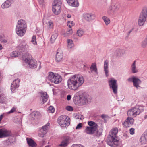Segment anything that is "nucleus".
I'll use <instances>...</instances> for the list:
<instances>
[{"label": "nucleus", "mask_w": 147, "mask_h": 147, "mask_svg": "<svg viewBox=\"0 0 147 147\" xmlns=\"http://www.w3.org/2000/svg\"><path fill=\"white\" fill-rule=\"evenodd\" d=\"M108 83L110 88L113 90L114 94H116L117 93L118 88L117 80L112 78L109 80Z\"/></svg>", "instance_id": "1a4fd4ad"}, {"label": "nucleus", "mask_w": 147, "mask_h": 147, "mask_svg": "<svg viewBox=\"0 0 147 147\" xmlns=\"http://www.w3.org/2000/svg\"><path fill=\"white\" fill-rule=\"evenodd\" d=\"M38 1L40 4L43 5L44 3V0H38Z\"/></svg>", "instance_id": "6e6d98bb"}, {"label": "nucleus", "mask_w": 147, "mask_h": 147, "mask_svg": "<svg viewBox=\"0 0 147 147\" xmlns=\"http://www.w3.org/2000/svg\"><path fill=\"white\" fill-rule=\"evenodd\" d=\"M130 134L131 135L134 134L135 133V129L133 128H131L129 130Z\"/></svg>", "instance_id": "3c124183"}, {"label": "nucleus", "mask_w": 147, "mask_h": 147, "mask_svg": "<svg viewBox=\"0 0 147 147\" xmlns=\"http://www.w3.org/2000/svg\"><path fill=\"white\" fill-rule=\"evenodd\" d=\"M28 48V46L26 44L20 45L19 46V49L20 52L24 51L26 50Z\"/></svg>", "instance_id": "c756f323"}, {"label": "nucleus", "mask_w": 147, "mask_h": 147, "mask_svg": "<svg viewBox=\"0 0 147 147\" xmlns=\"http://www.w3.org/2000/svg\"><path fill=\"white\" fill-rule=\"evenodd\" d=\"M135 77L134 76V77H132L129 78L127 80L129 82L132 81L133 82L134 80V79Z\"/></svg>", "instance_id": "864d4df0"}, {"label": "nucleus", "mask_w": 147, "mask_h": 147, "mask_svg": "<svg viewBox=\"0 0 147 147\" xmlns=\"http://www.w3.org/2000/svg\"><path fill=\"white\" fill-rule=\"evenodd\" d=\"M55 4H58V5H61L62 2L61 0H54V2Z\"/></svg>", "instance_id": "a18cd8bd"}, {"label": "nucleus", "mask_w": 147, "mask_h": 147, "mask_svg": "<svg viewBox=\"0 0 147 147\" xmlns=\"http://www.w3.org/2000/svg\"><path fill=\"white\" fill-rule=\"evenodd\" d=\"M49 124H47L43 126L42 128L40 129L38 133V136L41 138L44 137V136L47 132V130L49 128Z\"/></svg>", "instance_id": "f8f14e48"}, {"label": "nucleus", "mask_w": 147, "mask_h": 147, "mask_svg": "<svg viewBox=\"0 0 147 147\" xmlns=\"http://www.w3.org/2000/svg\"><path fill=\"white\" fill-rule=\"evenodd\" d=\"M109 61L108 60H105L104 62V69L105 75L107 77L108 75V66Z\"/></svg>", "instance_id": "a878e982"}, {"label": "nucleus", "mask_w": 147, "mask_h": 147, "mask_svg": "<svg viewBox=\"0 0 147 147\" xmlns=\"http://www.w3.org/2000/svg\"><path fill=\"white\" fill-rule=\"evenodd\" d=\"M147 16V9L145 8L143 9L138 20V24L139 26H142L144 25L146 20Z\"/></svg>", "instance_id": "6e6552de"}, {"label": "nucleus", "mask_w": 147, "mask_h": 147, "mask_svg": "<svg viewBox=\"0 0 147 147\" xmlns=\"http://www.w3.org/2000/svg\"><path fill=\"white\" fill-rule=\"evenodd\" d=\"M90 68L92 72L94 71L96 74H98L97 69L96 63H92L90 67Z\"/></svg>", "instance_id": "72a5a7b5"}, {"label": "nucleus", "mask_w": 147, "mask_h": 147, "mask_svg": "<svg viewBox=\"0 0 147 147\" xmlns=\"http://www.w3.org/2000/svg\"><path fill=\"white\" fill-rule=\"evenodd\" d=\"M40 94L42 101L43 103H44L47 101L48 97V95L47 92H41Z\"/></svg>", "instance_id": "bb28decb"}, {"label": "nucleus", "mask_w": 147, "mask_h": 147, "mask_svg": "<svg viewBox=\"0 0 147 147\" xmlns=\"http://www.w3.org/2000/svg\"><path fill=\"white\" fill-rule=\"evenodd\" d=\"M19 80L18 79H15L11 85V90L12 92H14L15 90L19 86Z\"/></svg>", "instance_id": "6ab92c4d"}, {"label": "nucleus", "mask_w": 147, "mask_h": 147, "mask_svg": "<svg viewBox=\"0 0 147 147\" xmlns=\"http://www.w3.org/2000/svg\"><path fill=\"white\" fill-rule=\"evenodd\" d=\"M3 49V47H2V45L0 44V50H1V49Z\"/></svg>", "instance_id": "69168bd1"}, {"label": "nucleus", "mask_w": 147, "mask_h": 147, "mask_svg": "<svg viewBox=\"0 0 147 147\" xmlns=\"http://www.w3.org/2000/svg\"><path fill=\"white\" fill-rule=\"evenodd\" d=\"M118 131L117 128H113L109 132V135L107 140V144L112 147H116L118 145L119 141L117 140L116 135Z\"/></svg>", "instance_id": "f03ea898"}, {"label": "nucleus", "mask_w": 147, "mask_h": 147, "mask_svg": "<svg viewBox=\"0 0 147 147\" xmlns=\"http://www.w3.org/2000/svg\"><path fill=\"white\" fill-rule=\"evenodd\" d=\"M67 17L68 18H70L71 17V15H70L69 14H68V15H67Z\"/></svg>", "instance_id": "0e129e2a"}, {"label": "nucleus", "mask_w": 147, "mask_h": 147, "mask_svg": "<svg viewBox=\"0 0 147 147\" xmlns=\"http://www.w3.org/2000/svg\"><path fill=\"white\" fill-rule=\"evenodd\" d=\"M132 117H128L124 122L122 124L124 127L126 128L129 126V124L132 125L133 124L134 120Z\"/></svg>", "instance_id": "dca6fc26"}, {"label": "nucleus", "mask_w": 147, "mask_h": 147, "mask_svg": "<svg viewBox=\"0 0 147 147\" xmlns=\"http://www.w3.org/2000/svg\"><path fill=\"white\" fill-rule=\"evenodd\" d=\"M83 34L84 31L82 29H80L77 31V34L78 35V36L80 37H81L82 36Z\"/></svg>", "instance_id": "e433bc0d"}, {"label": "nucleus", "mask_w": 147, "mask_h": 147, "mask_svg": "<svg viewBox=\"0 0 147 147\" xmlns=\"http://www.w3.org/2000/svg\"><path fill=\"white\" fill-rule=\"evenodd\" d=\"M45 147H49L48 146H46Z\"/></svg>", "instance_id": "774afa93"}, {"label": "nucleus", "mask_w": 147, "mask_h": 147, "mask_svg": "<svg viewBox=\"0 0 147 147\" xmlns=\"http://www.w3.org/2000/svg\"><path fill=\"white\" fill-rule=\"evenodd\" d=\"M120 7V5L118 3H116L114 5L110 6L108 8L107 10V13L109 15L113 13L114 12L118 10Z\"/></svg>", "instance_id": "9b49d317"}, {"label": "nucleus", "mask_w": 147, "mask_h": 147, "mask_svg": "<svg viewBox=\"0 0 147 147\" xmlns=\"http://www.w3.org/2000/svg\"><path fill=\"white\" fill-rule=\"evenodd\" d=\"M16 111V107H13L10 111L4 113L3 114L4 115H7V114H10L13 113Z\"/></svg>", "instance_id": "c9c22d12"}, {"label": "nucleus", "mask_w": 147, "mask_h": 147, "mask_svg": "<svg viewBox=\"0 0 147 147\" xmlns=\"http://www.w3.org/2000/svg\"><path fill=\"white\" fill-rule=\"evenodd\" d=\"M55 33L53 34L51 38L50 41L51 43H53L58 36L57 31L55 30Z\"/></svg>", "instance_id": "7c9ffc66"}, {"label": "nucleus", "mask_w": 147, "mask_h": 147, "mask_svg": "<svg viewBox=\"0 0 147 147\" xmlns=\"http://www.w3.org/2000/svg\"><path fill=\"white\" fill-rule=\"evenodd\" d=\"M71 98V96L70 95H68L67 96V100H69Z\"/></svg>", "instance_id": "4d7b16f0"}, {"label": "nucleus", "mask_w": 147, "mask_h": 147, "mask_svg": "<svg viewBox=\"0 0 147 147\" xmlns=\"http://www.w3.org/2000/svg\"><path fill=\"white\" fill-rule=\"evenodd\" d=\"M102 19L106 25H108L110 23V20L109 19L105 16H103Z\"/></svg>", "instance_id": "f704fd0d"}, {"label": "nucleus", "mask_w": 147, "mask_h": 147, "mask_svg": "<svg viewBox=\"0 0 147 147\" xmlns=\"http://www.w3.org/2000/svg\"><path fill=\"white\" fill-rule=\"evenodd\" d=\"M71 25H69V24H67L68 26H69V28H70L69 29H71V27L74 25V24H73L72 22H71Z\"/></svg>", "instance_id": "bf43d9fd"}, {"label": "nucleus", "mask_w": 147, "mask_h": 147, "mask_svg": "<svg viewBox=\"0 0 147 147\" xmlns=\"http://www.w3.org/2000/svg\"><path fill=\"white\" fill-rule=\"evenodd\" d=\"M48 111L49 113H53L55 111V109L52 106H50L48 109Z\"/></svg>", "instance_id": "a19ab883"}, {"label": "nucleus", "mask_w": 147, "mask_h": 147, "mask_svg": "<svg viewBox=\"0 0 147 147\" xmlns=\"http://www.w3.org/2000/svg\"><path fill=\"white\" fill-rule=\"evenodd\" d=\"M72 41L71 39H68L67 40L68 43V48H71L74 45L72 43Z\"/></svg>", "instance_id": "58836bf2"}, {"label": "nucleus", "mask_w": 147, "mask_h": 147, "mask_svg": "<svg viewBox=\"0 0 147 147\" xmlns=\"http://www.w3.org/2000/svg\"><path fill=\"white\" fill-rule=\"evenodd\" d=\"M147 138V132H144L142 135L140 139V141L141 144H144L146 143Z\"/></svg>", "instance_id": "aec40b11"}, {"label": "nucleus", "mask_w": 147, "mask_h": 147, "mask_svg": "<svg viewBox=\"0 0 147 147\" xmlns=\"http://www.w3.org/2000/svg\"><path fill=\"white\" fill-rule=\"evenodd\" d=\"M73 33V31L71 29H69V30L65 34V36H68L71 34Z\"/></svg>", "instance_id": "37998d69"}, {"label": "nucleus", "mask_w": 147, "mask_h": 147, "mask_svg": "<svg viewBox=\"0 0 147 147\" xmlns=\"http://www.w3.org/2000/svg\"><path fill=\"white\" fill-rule=\"evenodd\" d=\"M89 97V96L88 95H83L81 97L80 96V103H78L79 105H83L86 104L90 100Z\"/></svg>", "instance_id": "ddd939ff"}, {"label": "nucleus", "mask_w": 147, "mask_h": 147, "mask_svg": "<svg viewBox=\"0 0 147 147\" xmlns=\"http://www.w3.org/2000/svg\"><path fill=\"white\" fill-rule=\"evenodd\" d=\"M27 25L25 21L22 19L18 20L16 28L17 34L19 36H22L25 34L26 30Z\"/></svg>", "instance_id": "20e7f679"}, {"label": "nucleus", "mask_w": 147, "mask_h": 147, "mask_svg": "<svg viewBox=\"0 0 147 147\" xmlns=\"http://www.w3.org/2000/svg\"><path fill=\"white\" fill-rule=\"evenodd\" d=\"M12 3L13 0H7L2 4L1 7L3 9L9 8Z\"/></svg>", "instance_id": "412c9836"}, {"label": "nucleus", "mask_w": 147, "mask_h": 147, "mask_svg": "<svg viewBox=\"0 0 147 147\" xmlns=\"http://www.w3.org/2000/svg\"><path fill=\"white\" fill-rule=\"evenodd\" d=\"M147 45V38H145L142 42L141 46L143 48H146V47Z\"/></svg>", "instance_id": "4c0bfd02"}, {"label": "nucleus", "mask_w": 147, "mask_h": 147, "mask_svg": "<svg viewBox=\"0 0 147 147\" xmlns=\"http://www.w3.org/2000/svg\"><path fill=\"white\" fill-rule=\"evenodd\" d=\"M70 118L66 115L59 117L58 119V123L61 127H66L70 124Z\"/></svg>", "instance_id": "423d86ee"}, {"label": "nucleus", "mask_w": 147, "mask_h": 147, "mask_svg": "<svg viewBox=\"0 0 147 147\" xmlns=\"http://www.w3.org/2000/svg\"><path fill=\"white\" fill-rule=\"evenodd\" d=\"M26 140L29 146L31 147H36L37 146L36 143L32 139L30 138H27Z\"/></svg>", "instance_id": "5701e85b"}, {"label": "nucleus", "mask_w": 147, "mask_h": 147, "mask_svg": "<svg viewBox=\"0 0 147 147\" xmlns=\"http://www.w3.org/2000/svg\"><path fill=\"white\" fill-rule=\"evenodd\" d=\"M31 42L34 44H36V36H33L32 38Z\"/></svg>", "instance_id": "c03bdc74"}, {"label": "nucleus", "mask_w": 147, "mask_h": 147, "mask_svg": "<svg viewBox=\"0 0 147 147\" xmlns=\"http://www.w3.org/2000/svg\"><path fill=\"white\" fill-rule=\"evenodd\" d=\"M96 125L92 127H87L85 129V132L88 134H92L94 133L97 129Z\"/></svg>", "instance_id": "2eb2a0df"}, {"label": "nucleus", "mask_w": 147, "mask_h": 147, "mask_svg": "<svg viewBox=\"0 0 147 147\" xmlns=\"http://www.w3.org/2000/svg\"><path fill=\"white\" fill-rule=\"evenodd\" d=\"M84 16L86 20L90 21L95 19L96 15L94 13H88L84 14Z\"/></svg>", "instance_id": "a211bd4d"}, {"label": "nucleus", "mask_w": 147, "mask_h": 147, "mask_svg": "<svg viewBox=\"0 0 147 147\" xmlns=\"http://www.w3.org/2000/svg\"><path fill=\"white\" fill-rule=\"evenodd\" d=\"M48 27L50 28H52L53 27V23L51 22H49L47 23Z\"/></svg>", "instance_id": "49530a36"}, {"label": "nucleus", "mask_w": 147, "mask_h": 147, "mask_svg": "<svg viewBox=\"0 0 147 147\" xmlns=\"http://www.w3.org/2000/svg\"><path fill=\"white\" fill-rule=\"evenodd\" d=\"M71 147H84L80 144H76L73 145Z\"/></svg>", "instance_id": "8fccbe9b"}, {"label": "nucleus", "mask_w": 147, "mask_h": 147, "mask_svg": "<svg viewBox=\"0 0 147 147\" xmlns=\"http://www.w3.org/2000/svg\"><path fill=\"white\" fill-rule=\"evenodd\" d=\"M146 115L144 117V118L145 119H146Z\"/></svg>", "instance_id": "338daca9"}, {"label": "nucleus", "mask_w": 147, "mask_h": 147, "mask_svg": "<svg viewBox=\"0 0 147 147\" xmlns=\"http://www.w3.org/2000/svg\"><path fill=\"white\" fill-rule=\"evenodd\" d=\"M82 123H79L76 127V129H79L82 128Z\"/></svg>", "instance_id": "09e8293b"}, {"label": "nucleus", "mask_w": 147, "mask_h": 147, "mask_svg": "<svg viewBox=\"0 0 147 147\" xmlns=\"http://www.w3.org/2000/svg\"><path fill=\"white\" fill-rule=\"evenodd\" d=\"M63 55L62 51L58 49L56 54L55 60L58 62L61 61L63 59Z\"/></svg>", "instance_id": "f3484780"}, {"label": "nucleus", "mask_w": 147, "mask_h": 147, "mask_svg": "<svg viewBox=\"0 0 147 147\" xmlns=\"http://www.w3.org/2000/svg\"><path fill=\"white\" fill-rule=\"evenodd\" d=\"M143 110L142 107L137 106L128 110L127 114L128 116L134 117L139 115Z\"/></svg>", "instance_id": "0eeeda50"}, {"label": "nucleus", "mask_w": 147, "mask_h": 147, "mask_svg": "<svg viewBox=\"0 0 147 147\" xmlns=\"http://www.w3.org/2000/svg\"><path fill=\"white\" fill-rule=\"evenodd\" d=\"M133 82V85L137 88L139 87V84L141 83V81L138 78L135 77Z\"/></svg>", "instance_id": "c85d7f7f"}, {"label": "nucleus", "mask_w": 147, "mask_h": 147, "mask_svg": "<svg viewBox=\"0 0 147 147\" xmlns=\"http://www.w3.org/2000/svg\"><path fill=\"white\" fill-rule=\"evenodd\" d=\"M84 81L82 76L80 74H76L71 76L67 81L69 88L74 90H76L81 86Z\"/></svg>", "instance_id": "f257e3e1"}, {"label": "nucleus", "mask_w": 147, "mask_h": 147, "mask_svg": "<svg viewBox=\"0 0 147 147\" xmlns=\"http://www.w3.org/2000/svg\"><path fill=\"white\" fill-rule=\"evenodd\" d=\"M132 30H130V31H129V32H128L127 34L128 35H129L130 34L131 32H132Z\"/></svg>", "instance_id": "e2e57ef3"}, {"label": "nucleus", "mask_w": 147, "mask_h": 147, "mask_svg": "<svg viewBox=\"0 0 147 147\" xmlns=\"http://www.w3.org/2000/svg\"><path fill=\"white\" fill-rule=\"evenodd\" d=\"M47 79L50 82L56 84L60 83L62 80L61 76L57 74L51 72L49 73Z\"/></svg>", "instance_id": "39448f33"}, {"label": "nucleus", "mask_w": 147, "mask_h": 147, "mask_svg": "<svg viewBox=\"0 0 147 147\" xmlns=\"http://www.w3.org/2000/svg\"><path fill=\"white\" fill-rule=\"evenodd\" d=\"M4 38V35H0V41L2 39H3Z\"/></svg>", "instance_id": "052dcab7"}, {"label": "nucleus", "mask_w": 147, "mask_h": 147, "mask_svg": "<svg viewBox=\"0 0 147 147\" xmlns=\"http://www.w3.org/2000/svg\"><path fill=\"white\" fill-rule=\"evenodd\" d=\"M66 109L69 111H72L73 110V108L72 107L70 106H67L66 107Z\"/></svg>", "instance_id": "de8ad7c7"}, {"label": "nucleus", "mask_w": 147, "mask_h": 147, "mask_svg": "<svg viewBox=\"0 0 147 147\" xmlns=\"http://www.w3.org/2000/svg\"><path fill=\"white\" fill-rule=\"evenodd\" d=\"M3 116V115H0V122L1 121V120L2 119Z\"/></svg>", "instance_id": "680f3d73"}, {"label": "nucleus", "mask_w": 147, "mask_h": 147, "mask_svg": "<svg viewBox=\"0 0 147 147\" xmlns=\"http://www.w3.org/2000/svg\"><path fill=\"white\" fill-rule=\"evenodd\" d=\"M22 59L24 62L28 64L29 67L32 69L35 68L37 67L38 64L39 65V69L41 68V63L38 62L37 63L36 61H34L32 59L31 55L28 53H26L22 56Z\"/></svg>", "instance_id": "7ed1b4c3"}, {"label": "nucleus", "mask_w": 147, "mask_h": 147, "mask_svg": "<svg viewBox=\"0 0 147 147\" xmlns=\"http://www.w3.org/2000/svg\"><path fill=\"white\" fill-rule=\"evenodd\" d=\"M101 117L103 119H105L107 117V115L105 114H102L101 116Z\"/></svg>", "instance_id": "13d9d810"}, {"label": "nucleus", "mask_w": 147, "mask_h": 147, "mask_svg": "<svg viewBox=\"0 0 147 147\" xmlns=\"http://www.w3.org/2000/svg\"><path fill=\"white\" fill-rule=\"evenodd\" d=\"M40 115V113L38 111H33L31 114V116L34 119L38 118Z\"/></svg>", "instance_id": "473e14b6"}, {"label": "nucleus", "mask_w": 147, "mask_h": 147, "mask_svg": "<svg viewBox=\"0 0 147 147\" xmlns=\"http://www.w3.org/2000/svg\"><path fill=\"white\" fill-rule=\"evenodd\" d=\"M0 41L1 43L3 44H5L7 42V40L6 39H5L4 38L3 39H2L0 40Z\"/></svg>", "instance_id": "603ef678"}, {"label": "nucleus", "mask_w": 147, "mask_h": 147, "mask_svg": "<svg viewBox=\"0 0 147 147\" xmlns=\"http://www.w3.org/2000/svg\"><path fill=\"white\" fill-rule=\"evenodd\" d=\"M67 3L69 5L74 7H77L79 5V3L77 0H71Z\"/></svg>", "instance_id": "393cba45"}, {"label": "nucleus", "mask_w": 147, "mask_h": 147, "mask_svg": "<svg viewBox=\"0 0 147 147\" xmlns=\"http://www.w3.org/2000/svg\"><path fill=\"white\" fill-rule=\"evenodd\" d=\"M136 61H134L131 66V71L133 74L137 73L138 71V70L136 66Z\"/></svg>", "instance_id": "b1692460"}, {"label": "nucleus", "mask_w": 147, "mask_h": 147, "mask_svg": "<svg viewBox=\"0 0 147 147\" xmlns=\"http://www.w3.org/2000/svg\"><path fill=\"white\" fill-rule=\"evenodd\" d=\"M52 11L55 15H58L61 11V5L58 4H53Z\"/></svg>", "instance_id": "4468645a"}, {"label": "nucleus", "mask_w": 147, "mask_h": 147, "mask_svg": "<svg viewBox=\"0 0 147 147\" xmlns=\"http://www.w3.org/2000/svg\"><path fill=\"white\" fill-rule=\"evenodd\" d=\"M69 141V138L68 137L65 138L63 140L61 143L59 145V146L61 147H65L68 144Z\"/></svg>", "instance_id": "cd10ccee"}, {"label": "nucleus", "mask_w": 147, "mask_h": 147, "mask_svg": "<svg viewBox=\"0 0 147 147\" xmlns=\"http://www.w3.org/2000/svg\"><path fill=\"white\" fill-rule=\"evenodd\" d=\"M6 101V98L4 95L2 94L0 92V103H5Z\"/></svg>", "instance_id": "2f4dec72"}, {"label": "nucleus", "mask_w": 147, "mask_h": 147, "mask_svg": "<svg viewBox=\"0 0 147 147\" xmlns=\"http://www.w3.org/2000/svg\"><path fill=\"white\" fill-rule=\"evenodd\" d=\"M125 53V51L123 49H117L115 52V55L116 57H120L122 56Z\"/></svg>", "instance_id": "4be33fe9"}, {"label": "nucleus", "mask_w": 147, "mask_h": 147, "mask_svg": "<svg viewBox=\"0 0 147 147\" xmlns=\"http://www.w3.org/2000/svg\"><path fill=\"white\" fill-rule=\"evenodd\" d=\"M88 124L90 126V127H92L94 125H96L97 127V125L93 121H89L88 122Z\"/></svg>", "instance_id": "79ce46f5"}, {"label": "nucleus", "mask_w": 147, "mask_h": 147, "mask_svg": "<svg viewBox=\"0 0 147 147\" xmlns=\"http://www.w3.org/2000/svg\"><path fill=\"white\" fill-rule=\"evenodd\" d=\"M80 94V93L79 92H77L75 95L74 96V97H77L79 96V95Z\"/></svg>", "instance_id": "5fc2aeb1"}, {"label": "nucleus", "mask_w": 147, "mask_h": 147, "mask_svg": "<svg viewBox=\"0 0 147 147\" xmlns=\"http://www.w3.org/2000/svg\"><path fill=\"white\" fill-rule=\"evenodd\" d=\"M19 54L20 53H18L17 51H14L10 54V56L12 57H18Z\"/></svg>", "instance_id": "ea45409f"}, {"label": "nucleus", "mask_w": 147, "mask_h": 147, "mask_svg": "<svg viewBox=\"0 0 147 147\" xmlns=\"http://www.w3.org/2000/svg\"><path fill=\"white\" fill-rule=\"evenodd\" d=\"M12 132L11 130L5 128L0 129V138L11 136Z\"/></svg>", "instance_id": "9d476101"}]
</instances>
